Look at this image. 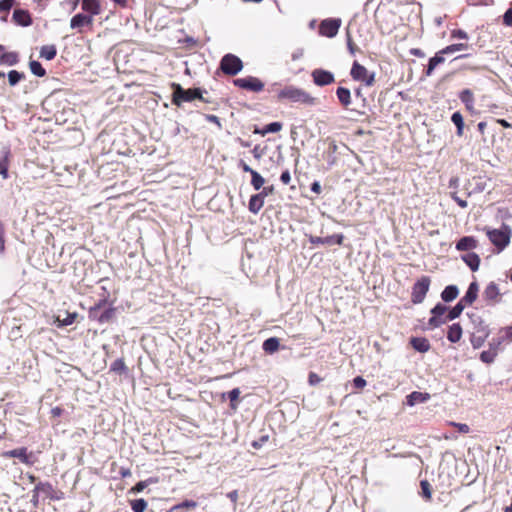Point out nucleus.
Here are the masks:
<instances>
[{
    "mask_svg": "<svg viewBox=\"0 0 512 512\" xmlns=\"http://www.w3.org/2000/svg\"><path fill=\"white\" fill-rule=\"evenodd\" d=\"M279 100H289L290 102L301 103L306 105H313L315 98L308 92L295 86H285L278 92Z\"/></svg>",
    "mask_w": 512,
    "mask_h": 512,
    "instance_id": "nucleus-1",
    "label": "nucleus"
},
{
    "mask_svg": "<svg viewBox=\"0 0 512 512\" xmlns=\"http://www.w3.org/2000/svg\"><path fill=\"white\" fill-rule=\"evenodd\" d=\"M172 103L176 106H180L183 102H191L195 99H199L203 102H209L202 96V90L200 88H189L183 89L180 84L174 83Z\"/></svg>",
    "mask_w": 512,
    "mask_h": 512,
    "instance_id": "nucleus-2",
    "label": "nucleus"
},
{
    "mask_svg": "<svg viewBox=\"0 0 512 512\" xmlns=\"http://www.w3.org/2000/svg\"><path fill=\"white\" fill-rule=\"evenodd\" d=\"M486 234L498 251L504 250L510 243L511 229L508 225L504 224L500 229H488Z\"/></svg>",
    "mask_w": 512,
    "mask_h": 512,
    "instance_id": "nucleus-3",
    "label": "nucleus"
},
{
    "mask_svg": "<svg viewBox=\"0 0 512 512\" xmlns=\"http://www.w3.org/2000/svg\"><path fill=\"white\" fill-rule=\"evenodd\" d=\"M431 285L429 276H421L412 286L411 302L420 304L424 301Z\"/></svg>",
    "mask_w": 512,
    "mask_h": 512,
    "instance_id": "nucleus-4",
    "label": "nucleus"
},
{
    "mask_svg": "<svg viewBox=\"0 0 512 512\" xmlns=\"http://www.w3.org/2000/svg\"><path fill=\"white\" fill-rule=\"evenodd\" d=\"M350 75L355 81L362 82L368 87L373 86L375 83V73L368 71L365 66L357 61L353 63Z\"/></svg>",
    "mask_w": 512,
    "mask_h": 512,
    "instance_id": "nucleus-5",
    "label": "nucleus"
},
{
    "mask_svg": "<svg viewBox=\"0 0 512 512\" xmlns=\"http://www.w3.org/2000/svg\"><path fill=\"white\" fill-rule=\"evenodd\" d=\"M243 68V63L239 57L234 54H226L220 62V69L224 74L234 76Z\"/></svg>",
    "mask_w": 512,
    "mask_h": 512,
    "instance_id": "nucleus-6",
    "label": "nucleus"
},
{
    "mask_svg": "<svg viewBox=\"0 0 512 512\" xmlns=\"http://www.w3.org/2000/svg\"><path fill=\"white\" fill-rule=\"evenodd\" d=\"M234 85L241 89L252 92H260L264 88V83L260 79L253 76L235 79Z\"/></svg>",
    "mask_w": 512,
    "mask_h": 512,
    "instance_id": "nucleus-7",
    "label": "nucleus"
},
{
    "mask_svg": "<svg viewBox=\"0 0 512 512\" xmlns=\"http://www.w3.org/2000/svg\"><path fill=\"white\" fill-rule=\"evenodd\" d=\"M447 311V307L441 303L436 304L431 309L432 317L429 319L428 324L432 328L440 327L441 325L448 322L447 315L444 316V314Z\"/></svg>",
    "mask_w": 512,
    "mask_h": 512,
    "instance_id": "nucleus-8",
    "label": "nucleus"
},
{
    "mask_svg": "<svg viewBox=\"0 0 512 512\" xmlns=\"http://www.w3.org/2000/svg\"><path fill=\"white\" fill-rule=\"evenodd\" d=\"M341 25L340 19L328 18L323 20L319 25V33L322 36L332 38L337 35Z\"/></svg>",
    "mask_w": 512,
    "mask_h": 512,
    "instance_id": "nucleus-9",
    "label": "nucleus"
},
{
    "mask_svg": "<svg viewBox=\"0 0 512 512\" xmlns=\"http://www.w3.org/2000/svg\"><path fill=\"white\" fill-rule=\"evenodd\" d=\"M93 21L94 20L91 17V15L78 13L71 18L70 27L72 29H77L79 33H82L83 32L82 29L84 27H87V28H89V30H92Z\"/></svg>",
    "mask_w": 512,
    "mask_h": 512,
    "instance_id": "nucleus-10",
    "label": "nucleus"
},
{
    "mask_svg": "<svg viewBox=\"0 0 512 512\" xmlns=\"http://www.w3.org/2000/svg\"><path fill=\"white\" fill-rule=\"evenodd\" d=\"M502 293L495 282H490L483 291V299L490 305H495L501 301Z\"/></svg>",
    "mask_w": 512,
    "mask_h": 512,
    "instance_id": "nucleus-11",
    "label": "nucleus"
},
{
    "mask_svg": "<svg viewBox=\"0 0 512 512\" xmlns=\"http://www.w3.org/2000/svg\"><path fill=\"white\" fill-rule=\"evenodd\" d=\"M238 167L246 173H250L251 175V185L255 190H259L263 187L265 180L264 178L255 170H253L244 160H239Z\"/></svg>",
    "mask_w": 512,
    "mask_h": 512,
    "instance_id": "nucleus-12",
    "label": "nucleus"
},
{
    "mask_svg": "<svg viewBox=\"0 0 512 512\" xmlns=\"http://www.w3.org/2000/svg\"><path fill=\"white\" fill-rule=\"evenodd\" d=\"M311 76L313 78V82L317 86L330 85L335 81L334 75L331 72L324 69L313 70Z\"/></svg>",
    "mask_w": 512,
    "mask_h": 512,
    "instance_id": "nucleus-13",
    "label": "nucleus"
},
{
    "mask_svg": "<svg viewBox=\"0 0 512 512\" xmlns=\"http://www.w3.org/2000/svg\"><path fill=\"white\" fill-rule=\"evenodd\" d=\"M2 456L5 458H18L22 463L27 465L34 463V461L31 460L32 453H28L26 447L5 451Z\"/></svg>",
    "mask_w": 512,
    "mask_h": 512,
    "instance_id": "nucleus-14",
    "label": "nucleus"
},
{
    "mask_svg": "<svg viewBox=\"0 0 512 512\" xmlns=\"http://www.w3.org/2000/svg\"><path fill=\"white\" fill-rule=\"evenodd\" d=\"M35 487L50 500H60L62 498L63 493L55 490L53 485L49 482H38Z\"/></svg>",
    "mask_w": 512,
    "mask_h": 512,
    "instance_id": "nucleus-15",
    "label": "nucleus"
},
{
    "mask_svg": "<svg viewBox=\"0 0 512 512\" xmlns=\"http://www.w3.org/2000/svg\"><path fill=\"white\" fill-rule=\"evenodd\" d=\"M479 286L476 281L471 282L465 295L459 300L465 306L472 305L478 297Z\"/></svg>",
    "mask_w": 512,
    "mask_h": 512,
    "instance_id": "nucleus-16",
    "label": "nucleus"
},
{
    "mask_svg": "<svg viewBox=\"0 0 512 512\" xmlns=\"http://www.w3.org/2000/svg\"><path fill=\"white\" fill-rule=\"evenodd\" d=\"M459 99L465 105V108L468 112H470L471 114L476 113L474 106L475 99L473 92L470 89L462 90L459 94Z\"/></svg>",
    "mask_w": 512,
    "mask_h": 512,
    "instance_id": "nucleus-17",
    "label": "nucleus"
},
{
    "mask_svg": "<svg viewBox=\"0 0 512 512\" xmlns=\"http://www.w3.org/2000/svg\"><path fill=\"white\" fill-rule=\"evenodd\" d=\"M13 20L20 26H29L32 24V18L27 10L15 9L13 12Z\"/></svg>",
    "mask_w": 512,
    "mask_h": 512,
    "instance_id": "nucleus-18",
    "label": "nucleus"
},
{
    "mask_svg": "<svg viewBox=\"0 0 512 512\" xmlns=\"http://www.w3.org/2000/svg\"><path fill=\"white\" fill-rule=\"evenodd\" d=\"M478 246V241L473 236H464L456 243L458 251H470Z\"/></svg>",
    "mask_w": 512,
    "mask_h": 512,
    "instance_id": "nucleus-19",
    "label": "nucleus"
},
{
    "mask_svg": "<svg viewBox=\"0 0 512 512\" xmlns=\"http://www.w3.org/2000/svg\"><path fill=\"white\" fill-rule=\"evenodd\" d=\"M444 55H447V54L441 53V50H439L433 57H431L429 59L427 68L425 70L426 76H431L434 73V70L436 69V67L445 62Z\"/></svg>",
    "mask_w": 512,
    "mask_h": 512,
    "instance_id": "nucleus-20",
    "label": "nucleus"
},
{
    "mask_svg": "<svg viewBox=\"0 0 512 512\" xmlns=\"http://www.w3.org/2000/svg\"><path fill=\"white\" fill-rule=\"evenodd\" d=\"M82 10L93 18L101 13L99 0H82Z\"/></svg>",
    "mask_w": 512,
    "mask_h": 512,
    "instance_id": "nucleus-21",
    "label": "nucleus"
},
{
    "mask_svg": "<svg viewBox=\"0 0 512 512\" xmlns=\"http://www.w3.org/2000/svg\"><path fill=\"white\" fill-rule=\"evenodd\" d=\"M410 344L413 349L421 353H426L431 348L429 340L425 337H412L410 339Z\"/></svg>",
    "mask_w": 512,
    "mask_h": 512,
    "instance_id": "nucleus-22",
    "label": "nucleus"
},
{
    "mask_svg": "<svg viewBox=\"0 0 512 512\" xmlns=\"http://www.w3.org/2000/svg\"><path fill=\"white\" fill-rule=\"evenodd\" d=\"M463 262L473 271H477L479 269L481 259L478 254L474 252H469L461 256Z\"/></svg>",
    "mask_w": 512,
    "mask_h": 512,
    "instance_id": "nucleus-23",
    "label": "nucleus"
},
{
    "mask_svg": "<svg viewBox=\"0 0 512 512\" xmlns=\"http://www.w3.org/2000/svg\"><path fill=\"white\" fill-rule=\"evenodd\" d=\"M463 330L459 323H454L448 327L447 339L451 343H457L462 338Z\"/></svg>",
    "mask_w": 512,
    "mask_h": 512,
    "instance_id": "nucleus-24",
    "label": "nucleus"
},
{
    "mask_svg": "<svg viewBox=\"0 0 512 512\" xmlns=\"http://www.w3.org/2000/svg\"><path fill=\"white\" fill-rule=\"evenodd\" d=\"M336 95H337V98H338L340 104L344 108H348L350 106V104L352 103L351 92L348 88L341 87V86L338 87L336 90Z\"/></svg>",
    "mask_w": 512,
    "mask_h": 512,
    "instance_id": "nucleus-25",
    "label": "nucleus"
},
{
    "mask_svg": "<svg viewBox=\"0 0 512 512\" xmlns=\"http://www.w3.org/2000/svg\"><path fill=\"white\" fill-rule=\"evenodd\" d=\"M263 206L264 198L262 197V195L258 193L250 197L248 205L250 212L257 214L263 208Z\"/></svg>",
    "mask_w": 512,
    "mask_h": 512,
    "instance_id": "nucleus-26",
    "label": "nucleus"
},
{
    "mask_svg": "<svg viewBox=\"0 0 512 512\" xmlns=\"http://www.w3.org/2000/svg\"><path fill=\"white\" fill-rule=\"evenodd\" d=\"M430 398V395L428 393H422L418 391H413L407 396V404L409 406H413L417 403H423L427 401Z\"/></svg>",
    "mask_w": 512,
    "mask_h": 512,
    "instance_id": "nucleus-27",
    "label": "nucleus"
},
{
    "mask_svg": "<svg viewBox=\"0 0 512 512\" xmlns=\"http://www.w3.org/2000/svg\"><path fill=\"white\" fill-rule=\"evenodd\" d=\"M459 290L455 285H448L441 293V298L444 302H451L457 298Z\"/></svg>",
    "mask_w": 512,
    "mask_h": 512,
    "instance_id": "nucleus-28",
    "label": "nucleus"
},
{
    "mask_svg": "<svg viewBox=\"0 0 512 512\" xmlns=\"http://www.w3.org/2000/svg\"><path fill=\"white\" fill-rule=\"evenodd\" d=\"M197 502L194 500H184L181 503L175 504L167 512H179L181 510H193L197 507Z\"/></svg>",
    "mask_w": 512,
    "mask_h": 512,
    "instance_id": "nucleus-29",
    "label": "nucleus"
},
{
    "mask_svg": "<svg viewBox=\"0 0 512 512\" xmlns=\"http://www.w3.org/2000/svg\"><path fill=\"white\" fill-rule=\"evenodd\" d=\"M263 350L268 354H273L278 351L280 347L279 339L276 337H270L263 342Z\"/></svg>",
    "mask_w": 512,
    "mask_h": 512,
    "instance_id": "nucleus-30",
    "label": "nucleus"
},
{
    "mask_svg": "<svg viewBox=\"0 0 512 512\" xmlns=\"http://www.w3.org/2000/svg\"><path fill=\"white\" fill-rule=\"evenodd\" d=\"M451 121L456 126L457 136L462 137L464 135V120L462 114L459 111L454 112L451 116Z\"/></svg>",
    "mask_w": 512,
    "mask_h": 512,
    "instance_id": "nucleus-31",
    "label": "nucleus"
},
{
    "mask_svg": "<svg viewBox=\"0 0 512 512\" xmlns=\"http://www.w3.org/2000/svg\"><path fill=\"white\" fill-rule=\"evenodd\" d=\"M19 62V56L16 52H6V49L4 50L0 63L8 66L16 65Z\"/></svg>",
    "mask_w": 512,
    "mask_h": 512,
    "instance_id": "nucleus-32",
    "label": "nucleus"
},
{
    "mask_svg": "<svg viewBox=\"0 0 512 512\" xmlns=\"http://www.w3.org/2000/svg\"><path fill=\"white\" fill-rule=\"evenodd\" d=\"M57 55V48L55 45H44L40 49V57L46 60H53Z\"/></svg>",
    "mask_w": 512,
    "mask_h": 512,
    "instance_id": "nucleus-33",
    "label": "nucleus"
},
{
    "mask_svg": "<svg viewBox=\"0 0 512 512\" xmlns=\"http://www.w3.org/2000/svg\"><path fill=\"white\" fill-rule=\"evenodd\" d=\"M480 332L481 335L473 334L470 339L471 344L475 349L480 348L484 344L486 338L489 335V332L485 328H483Z\"/></svg>",
    "mask_w": 512,
    "mask_h": 512,
    "instance_id": "nucleus-34",
    "label": "nucleus"
},
{
    "mask_svg": "<svg viewBox=\"0 0 512 512\" xmlns=\"http://www.w3.org/2000/svg\"><path fill=\"white\" fill-rule=\"evenodd\" d=\"M282 123L280 122H272L267 124L263 129L258 130L256 129L254 132L257 134H260L262 136H265L267 133H276L279 132L282 129Z\"/></svg>",
    "mask_w": 512,
    "mask_h": 512,
    "instance_id": "nucleus-35",
    "label": "nucleus"
},
{
    "mask_svg": "<svg viewBox=\"0 0 512 512\" xmlns=\"http://www.w3.org/2000/svg\"><path fill=\"white\" fill-rule=\"evenodd\" d=\"M8 82L10 86L17 85L21 80H24L26 75L23 72H19L17 70H11L7 74Z\"/></svg>",
    "mask_w": 512,
    "mask_h": 512,
    "instance_id": "nucleus-36",
    "label": "nucleus"
},
{
    "mask_svg": "<svg viewBox=\"0 0 512 512\" xmlns=\"http://www.w3.org/2000/svg\"><path fill=\"white\" fill-rule=\"evenodd\" d=\"M465 307L466 306L461 301H459L452 309L449 310V312L447 314V320L452 321V320L458 318L461 315V313L463 312Z\"/></svg>",
    "mask_w": 512,
    "mask_h": 512,
    "instance_id": "nucleus-37",
    "label": "nucleus"
},
{
    "mask_svg": "<svg viewBox=\"0 0 512 512\" xmlns=\"http://www.w3.org/2000/svg\"><path fill=\"white\" fill-rule=\"evenodd\" d=\"M420 488H421V496L426 501H431L432 499V488L428 480H421L420 481Z\"/></svg>",
    "mask_w": 512,
    "mask_h": 512,
    "instance_id": "nucleus-38",
    "label": "nucleus"
},
{
    "mask_svg": "<svg viewBox=\"0 0 512 512\" xmlns=\"http://www.w3.org/2000/svg\"><path fill=\"white\" fill-rule=\"evenodd\" d=\"M29 68L31 72L38 77H44L46 75V70L43 68L41 63L36 60H31L29 62Z\"/></svg>",
    "mask_w": 512,
    "mask_h": 512,
    "instance_id": "nucleus-39",
    "label": "nucleus"
},
{
    "mask_svg": "<svg viewBox=\"0 0 512 512\" xmlns=\"http://www.w3.org/2000/svg\"><path fill=\"white\" fill-rule=\"evenodd\" d=\"M130 506L133 512H144L147 509L148 503L143 498H140L131 500Z\"/></svg>",
    "mask_w": 512,
    "mask_h": 512,
    "instance_id": "nucleus-40",
    "label": "nucleus"
},
{
    "mask_svg": "<svg viewBox=\"0 0 512 512\" xmlns=\"http://www.w3.org/2000/svg\"><path fill=\"white\" fill-rule=\"evenodd\" d=\"M467 48L468 45L466 43H456L444 47L443 49H441V53H446L447 55H449L458 51L465 50Z\"/></svg>",
    "mask_w": 512,
    "mask_h": 512,
    "instance_id": "nucleus-41",
    "label": "nucleus"
},
{
    "mask_svg": "<svg viewBox=\"0 0 512 512\" xmlns=\"http://www.w3.org/2000/svg\"><path fill=\"white\" fill-rule=\"evenodd\" d=\"M8 169H9V152H7L0 159V175L3 177V179H7L9 177Z\"/></svg>",
    "mask_w": 512,
    "mask_h": 512,
    "instance_id": "nucleus-42",
    "label": "nucleus"
},
{
    "mask_svg": "<svg viewBox=\"0 0 512 512\" xmlns=\"http://www.w3.org/2000/svg\"><path fill=\"white\" fill-rule=\"evenodd\" d=\"M344 241L343 234H334L323 238V244L326 245H342Z\"/></svg>",
    "mask_w": 512,
    "mask_h": 512,
    "instance_id": "nucleus-43",
    "label": "nucleus"
},
{
    "mask_svg": "<svg viewBox=\"0 0 512 512\" xmlns=\"http://www.w3.org/2000/svg\"><path fill=\"white\" fill-rule=\"evenodd\" d=\"M110 370L115 373H118V374H123L127 371V367H126L124 360L122 358H120V359H116L111 364Z\"/></svg>",
    "mask_w": 512,
    "mask_h": 512,
    "instance_id": "nucleus-44",
    "label": "nucleus"
},
{
    "mask_svg": "<svg viewBox=\"0 0 512 512\" xmlns=\"http://www.w3.org/2000/svg\"><path fill=\"white\" fill-rule=\"evenodd\" d=\"M115 308H109L105 310L99 317L98 322L101 324L110 322L115 316Z\"/></svg>",
    "mask_w": 512,
    "mask_h": 512,
    "instance_id": "nucleus-45",
    "label": "nucleus"
},
{
    "mask_svg": "<svg viewBox=\"0 0 512 512\" xmlns=\"http://www.w3.org/2000/svg\"><path fill=\"white\" fill-rule=\"evenodd\" d=\"M239 395H240L239 388H234L228 393V397L230 400V407L233 410L237 409V401H238Z\"/></svg>",
    "mask_w": 512,
    "mask_h": 512,
    "instance_id": "nucleus-46",
    "label": "nucleus"
},
{
    "mask_svg": "<svg viewBox=\"0 0 512 512\" xmlns=\"http://www.w3.org/2000/svg\"><path fill=\"white\" fill-rule=\"evenodd\" d=\"M269 441V435L265 434L260 436L258 439L252 441L251 446L254 449H260L262 448L267 442Z\"/></svg>",
    "mask_w": 512,
    "mask_h": 512,
    "instance_id": "nucleus-47",
    "label": "nucleus"
},
{
    "mask_svg": "<svg viewBox=\"0 0 512 512\" xmlns=\"http://www.w3.org/2000/svg\"><path fill=\"white\" fill-rule=\"evenodd\" d=\"M496 352L492 351H483L480 354V359L482 362L490 364L495 360Z\"/></svg>",
    "mask_w": 512,
    "mask_h": 512,
    "instance_id": "nucleus-48",
    "label": "nucleus"
},
{
    "mask_svg": "<svg viewBox=\"0 0 512 512\" xmlns=\"http://www.w3.org/2000/svg\"><path fill=\"white\" fill-rule=\"evenodd\" d=\"M448 425L457 428V430L462 434H468L470 432V427L465 423H457L450 421L448 422Z\"/></svg>",
    "mask_w": 512,
    "mask_h": 512,
    "instance_id": "nucleus-49",
    "label": "nucleus"
},
{
    "mask_svg": "<svg viewBox=\"0 0 512 512\" xmlns=\"http://www.w3.org/2000/svg\"><path fill=\"white\" fill-rule=\"evenodd\" d=\"M14 4V0H0V13L9 12Z\"/></svg>",
    "mask_w": 512,
    "mask_h": 512,
    "instance_id": "nucleus-50",
    "label": "nucleus"
},
{
    "mask_svg": "<svg viewBox=\"0 0 512 512\" xmlns=\"http://www.w3.org/2000/svg\"><path fill=\"white\" fill-rule=\"evenodd\" d=\"M451 37L456 39H468V34L462 29H454L451 31Z\"/></svg>",
    "mask_w": 512,
    "mask_h": 512,
    "instance_id": "nucleus-51",
    "label": "nucleus"
},
{
    "mask_svg": "<svg viewBox=\"0 0 512 512\" xmlns=\"http://www.w3.org/2000/svg\"><path fill=\"white\" fill-rule=\"evenodd\" d=\"M366 384V380L361 376H357L353 379V385L358 390L363 389L366 386Z\"/></svg>",
    "mask_w": 512,
    "mask_h": 512,
    "instance_id": "nucleus-52",
    "label": "nucleus"
},
{
    "mask_svg": "<svg viewBox=\"0 0 512 512\" xmlns=\"http://www.w3.org/2000/svg\"><path fill=\"white\" fill-rule=\"evenodd\" d=\"M5 251V228L2 223H0V254H3Z\"/></svg>",
    "mask_w": 512,
    "mask_h": 512,
    "instance_id": "nucleus-53",
    "label": "nucleus"
},
{
    "mask_svg": "<svg viewBox=\"0 0 512 512\" xmlns=\"http://www.w3.org/2000/svg\"><path fill=\"white\" fill-rule=\"evenodd\" d=\"M322 381L321 377L316 374L315 372H310L308 376V382L310 385L314 386L317 385Z\"/></svg>",
    "mask_w": 512,
    "mask_h": 512,
    "instance_id": "nucleus-54",
    "label": "nucleus"
},
{
    "mask_svg": "<svg viewBox=\"0 0 512 512\" xmlns=\"http://www.w3.org/2000/svg\"><path fill=\"white\" fill-rule=\"evenodd\" d=\"M503 24L512 26V8H509L503 15Z\"/></svg>",
    "mask_w": 512,
    "mask_h": 512,
    "instance_id": "nucleus-55",
    "label": "nucleus"
},
{
    "mask_svg": "<svg viewBox=\"0 0 512 512\" xmlns=\"http://www.w3.org/2000/svg\"><path fill=\"white\" fill-rule=\"evenodd\" d=\"M451 197L461 208L467 207V201L459 197L456 192L451 193Z\"/></svg>",
    "mask_w": 512,
    "mask_h": 512,
    "instance_id": "nucleus-56",
    "label": "nucleus"
},
{
    "mask_svg": "<svg viewBox=\"0 0 512 512\" xmlns=\"http://www.w3.org/2000/svg\"><path fill=\"white\" fill-rule=\"evenodd\" d=\"M280 180L284 185H289L291 182V174L288 169L281 173Z\"/></svg>",
    "mask_w": 512,
    "mask_h": 512,
    "instance_id": "nucleus-57",
    "label": "nucleus"
},
{
    "mask_svg": "<svg viewBox=\"0 0 512 512\" xmlns=\"http://www.w3.org/2000/svg\"><path fill=\"white\" fill-rule=\"evenodd\" d=\"M251 153L256 160H260L263 156V149H261L260 145H256L252 149Z\"/></svg>",
    "mask_w": 512,
    "mask_h": 512,
    "instance_id": "nucleus-58",
    "label": "nucleus"
},
{
    "mask_svg": "<svg viewBox=\"0 0 512 512\" xmlns=\"http://www.w3.org/2000/svg\"><path fill=\"white\" fill-rule=\"evenodd\" d=\"M205 119H206L208 122H211V123L216 124L219 128H221V127H222L221 122H220V119H219L216 115L206 114V115H205Z\"/></svg>",
    "mask_w": 512,
    "mask_h": 512,
    "instance_id": "nucleus-59",
    "label": "nucleus"
},
{
    "mask_svg": "<svg viewBox=\"0 0 512 512\" xmlns=\"http://www.w3.org/2000/svg\"><path fill=\"white\" fill-rule=\"evenodd\" d=\"M39 495H40V492L37 490L36 487H34V489L32 490V498H31V502L34 507H38V505H39Z\"/></svg>",
    "mask_w": 512,
    "mask_h": 512,
    "instance_id": "nucleus-60",
    "label": "nucleus"
},
{
    "mask_svg": "<svg viewBox=\"0 0 512 512\" xmlns=\"http://www.w3.org/2000/svg\"><path fill=\"white\" fill-rule=\"evenodd\" d=\"M147 484L145 481L138 482L134 487H132L131 491L134 493H139L146 488Z\"/></svg>",
    "mask_w": 512,
    "mask_h": 512,
    "instance_id": "nucleus-61",
    "label": "nucleus"
},
{
    "mask_svg": "<svg viewBox=\"0 0 512 512\" xmlns=\"http://www.w3.org/2000/svg\"><path fill=\"white\" fill-rule=\"evenodd\" d=\"M503 333H504V336H503L504 340L512 341V325L505 327L503 329Z\"/></svg>",
    "mask_w": 512,
    "mask_h": 512,
    "instance_id": "nucleus-62",
    "label": "nucleus"
},
{
    "mask_svg": "<svg viewBox=\"0 0 512 512\" xmlns=\"http://www.w3.org/2000/svg\"><path fill=\"white\" fill-rule=\"evenodd\" d=\"M105 303H106V300H102V301L98 302L97 304H95V306L91 307L89 310V316L92 317L94 315V313L98 309H100Z\"/></svg>",
    "mask_w": 512,
    "mask_h": 512,
    "instance_id": "nucleus-63",
    "label": "nucleus"
},
{
    "mask_svg": "<svg viewBox=\"0 0 512 512\" xmlns=\"http://www.w3.org/2000/svg\"><path fill=\"white\" fill-rule=\"evenodd\" d=\"M273 192H274V187L267 186V187H264L263 190L259 194L262 195V197L265 199V197H267L270 194H273Z\"/></svg>",
    "mask_w": 512,
    "mask_h": 512,
    "instance_id": "nucleus-64",
    "label": "nucleus"
}]
</instances>
